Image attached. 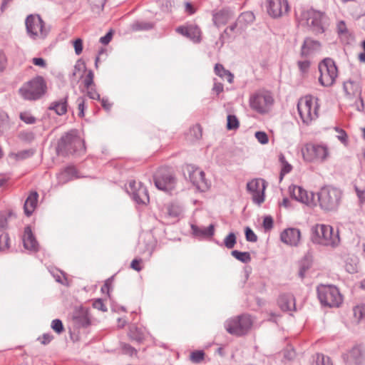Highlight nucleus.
<instances>
[{
  "label": "nucleus",
  "mask_w": 365,
  "mask_h": 365,
  "mask_svg": "<svg viewBox=\"0 0 365 365\" xmlns=\"http://www.w3.org/2000/svg\"><path fill=\"white\" fill-rule=\"evenodd\" d=\"M56 151L61 156L81 155L86 152L85 142L76 130H71L61 136L58 142Z\"/></svg>",
  "instance_id": "f257e3e1"
},
{
  "label": "nucleus",
  "mask_w": 365,
  "mask_h": 365,
  "mask_svg": "<svg viewBox=\"0 0 365 365\" xmlns=\"http://www.w3.org/2000/svg\"><path fill=\"white\" fill-rule=\"evenodd\" d=\"M311 240L314 244L335 247L340 242L339 230L334 232L331 225L317 224L311 229Z\"/></svg>",
  "instance_id": "f03ea898"
},
{
  "label": "nucleus",
  "mask_w": 365,
  "mask_h": 365,
  "mask_svg": "<svg viewBox=\"0 0 365 365\" xmlns=\"http://www.w3.org/2000/svg\"><path fill=\"white\" fill-rule=\"evenodd\" d=\"M47 91V85L44 78L37 76L24 83L19 88L21 96L27 101H36L41 98Z\"/></svg>",
  "instance_id": "7ed1b4c3"
},
{
  "label": "nucleus",
  "mask_w": 365,
  "mask_h": 365,
  "mask_svg": "<svg viewBox=\"0 0 365 365\" xmlns=\"http://www.w3.org/2000/svg\"><path fill=\"white\" fill-rule=\"evenodd\" d=\"M317 297L324 307H339L343 299L338 288L334 285L320 284L317 288Z\"/></svg>",
  "instance_id": "20e7f679"
},
{
  "label": "nucleus",
  "mask_w": 365,
  "mask_h": 365,
  "mask_svg": "<svg viewBox=\"0 0 365 365\" xmlns=\"http://www.w3.org/2000/svg\"><path fill=\"white\" fill-rule=\"evenodd\" d=\"M317 195L321 208L327 211H331L338 207L341 193L335 187L325 186L320 190Z\"/></svg>",
  "instance_id": "39448f33"
},
{
  "label": "nucleus",
  "mask_w": 365,
  "mask_h": 365,
  "mask_svg": "<svg viewBox=\"0 0 365 365\" xmlns=\"http://www.w3.org/2000/svg\"><path fill=\"white\" fill-rule=\"evenodd\" d=\"M274 102L272 93L267 91L253 93L249 101L250 108L260 114L267 113L271 110Z\"/></svg>",
  "instance_id": "423d86ee"
},
{
  "label": "nucleus",
  "mask_w": 365,
  "mask_h": 365,
  "mask_svg": "<svg viewBox=\"0 0 365 365\" xmlns=\"http://www.w3.org/2000/svg\"><path fill=\"white\" fill-rule=\"evenodd\" d=\"M252 325V321L250 316L242 314L227 320L225 328L229 334L241 336L248 332Z\"/></svg>",
  "instance_id": "0eeeda50"
},
{
  "label": "nucleus",
  "mask_w": 365,
  "mask_h": 365,
  "mask_svg": "<svg viewBox=\"0 0 365 365\" xmlns=\"http://www.w3.org/2000/svg\"><path fill=\"white\" fill-rule=\"evenodd\" d=\"M318 68L320 73L319 83L325 87L332 86L338 76L335 62L331 58H327L319 63Z\"/></svg>",
  "instance_id": "6e6552de"
},
{
  "label": "nucleus",
  "mask_w": 365,
  "mask_h": 365,
  "mask_svg": "<svg viewBox=\"0 0 365 365\" xmlns=\"http://www.w3.org/2000/svg\"><path fill=\"white\" fill-rule=\"evenodd\" d=\"M297 110L303 123L307 125L318 118V106L311 98L300 99L297 103Z\"/></svg>",
  "instance_id": "1a4fd4ad"
},
{
  "label": "nucleus",
  "mask_w": 365,
  "mask_h": 365,
  "mask_svg": "<svg viewBox=\"0 0 365 365\" xmlns=\"http://www.w3.org/2000/svg\"><path fill=\"white\" fill-rule=\"evenodd\" d=\"M155 187L160 190L168 191L174 188L175 178L173 172L166 167L160 168L154 175Z\"/></svg>",
  "instance_id": "9d476101"
},
{
  "label": "nucleus",
  "mask_w": 365,
  "mask_h": 365,
  "mask_svg": "<svg viewBox=\"0 0 365 365\" xmlns=\"http://www.w3.org/2000/svg\"><path fill=\"white\" fill-rule=\"evenodd\" d=\"M342 358L346 365H364L365 362V346L362 344H355Z\"/></svg>",
  "instance_id": "9b49d317"
},
{
  "label": "nucleus",
  "mask_w": 365,
  "mask_h": 365,
  "mask_svg": "<svg viewBox=\"0 0 365 365\" xmlns=\"http://www.w3.org/2000/svg\"><path fill=\"white\" fill-rule=\"evenodd\" d=\"M303 155L309 162H324L329 155V151L325 145L312 144L307 145Z\"/></svg>",
  "instance_id": "f8f14e48"
},
{
  "label": "nucleus",
  "mask_w": 365,
  "mask_h": 365,
  "mask_svg": "<svg viewBox=\"0 0 365 365\" xmlns=\"http://www.w3.org/2000/svg\"><path fill=\"white\" fill-rule=\"evenodd\" d=\"M190 182L197 190L205 192L209 188V184L205 179V173L192 165L186 167Z\"/></svg>",
  "instance_id": "ddd939ff"
},
{
  "label": "nucleus",
  "mask_w": 365,
  "mask_h": 365,
  "mask_svg": "<svg viewBox=\"0 0 365 365\" xmlns=\"http://www.w3.org/2000/svg\"><path fill=\"white\" fill-rule=\"evenodd\" d=\"M127 191L138 204L145 205L149 202L148 190L140 182H137L135 180H130Z\"/></svg>",
  "instance_id": "4468645a"
},
{
  "label": "nucleus",
  "mask_w": 365,
  "mask_h": 365,
  "mask_svg": "<svg viewBox=\"0 0 365 365\" xmlns=\"http://www.w3.org/2000/svg\"><path fill=\"white\" fill-rule=\"evenodd\" d=\"M265 182L263 180H252L247 182V190L252 194V201L261 205L264 201Z\"/></svg>",
  "instance_id": "2eb2a0df"
},
{
  "label": "nucleus",
  "mask_w": 365,
  "mask_h": 365,
  "mask_svg": "<svg viewBox=\"0 0 365 365\" xmlns=\"http://www.w3.org/2000/svg\"><path fill=\"white\" fill-rule=\"evenodd\" d=\"M343 88L348 98H356L359 100L360 105L356 106V109L359 111L363 110L364 105L361 97V88L359 83L356 81L349 80L344 83Z\"/></svg>",
  "instance_id": "dca6fc26"
},
{
  "label": "nucleus",
  "mask_w": 365,
  "mask_h": 365,
  "mask_svg": "<svg viewBox=\"0 0 365 365\" xmlns=\"http://www.w3.org/2000/svg\"><path fill=\"white\" fill-rule=\"evenodd\" d=\"M289 5L287 0H269L267 12L273 18H277L287 14Z\"/></svg>",
  "instance_id": "f3484780"
},
{
  "label": "nucleus",
  "mask_w": 365,
  "mask_h": 365,
  "mask_svg": "<svg viewBox=\"0 0 365 365\" xmlns=\"http://www.w3.org/2000/svg\"><path fill=\"white\" fill-rule=\"evenodd\" d=\"M176 31L194 42L200 41L201 31L197 24H187L176 29Z\"/></svg>",
  "instance_id": "a211bd4d"
},
{
  "label": "nucleus",
  "mask_w": 365,
  "mask_h": 365,
  "mask_svg": "<svg viewBox=\"0 0 365 365\" xmlns=\"http://www.w3.org/2000/svg\"><path fill=\"white\" fill-rule=\"evenodd\" d=\"M325 17L324 13L309 9L301 11L300 21H304L305 23H321L325 21Z\"/></svg>",
  "instance_id": "6ab92c4d"
},
{
  "label": "nucleus",
  "mask_w": 365,
  "mask_h": 365,
  "mask_svg": "<svg viewBox=\"0 0 365 365\" xmlns=\"http://www.w3.org/2000/svg\"><path fill=\"white\" fill-rule=\"evenodd\" d=\"M300 231L297 228L285 229L280 235V240L284 244L297 246L300 240Z\"/></svg>",
  "instance_id": "aec40b11"
},
{
  "label": "nucleus",
  "mask_w": 365,
  "mask_h": 365,
  "mask_svg": "<svg viewBox=\"0 0 365 365\" xmlns=\"http://www.w3.org/2000/svg\"><path fill=\"white\" fill-rule=\"evenodd\" d=\"M289 192L291 197L299 202L309 205L312 201L313 193L309 195L307 191L300 186L293 185L289 187Z\"/></svg>",
  "instance_id": "412c9836"
},
{
  "label": "nucleus",
  "mask_w": 365,
  "mask_h": 365,
  "mask_svg": "<svg viewBox=\"0 0 365 365\" xmlns=\"http://www.w3.org/2000/svg\"><path fill=\"white\" fill-rule=\"evenodd\" d=\"M321 44L318 41L307 38L304 39V43L301 48L300 56L302 58H308L316 51L320 49Z\"/></svg>",
  "instance_id": "4be33fe9"
},
{
  "label": "nucleus",
  "mask_w": 365,
  "mask_h": 365,
  "mask_svg": "<svg viewBox=\"0 0 365 365\" xmlns=\"http://www.w3.org/2000/svg\"><path fill=\"white\" fill-rule=\"evenodd\" d=\"M26 26L29 35L33 38H45L50 30L46 24H26Z\"/></svg>",
  "instance_id": "5701e85b"
},
{
  "label": "nucleus",
  "mask_w": 365,
  "mask_h": 365,
  "mask_svg": "<svg viewBox=\"0 0 365 365\" xmlns=\"http://www.w3.org/2000/svg\"><path fill=\"white\" fill-rule=\"evenodd\" d=\"M277 303L282 311L295 310V299L292 294H280Z\"/></svg>",
  "instance_id": "b1692460"
},
{
  "label": "nucleus",
  "mask_w": 365,
  "mask_h": 365,
  "mask_svg": "<svg viewBox=\"0 0 365 365\" xmlns=\"http://www.w3.org/2000/svg\"><path fill=\"white\" fill-rule=\"evenodd\" d=\"M191 230L192 235L199 238H207L211 237L215 233V225L213 224L210 225L207 227H199L195 225H191Z\"/></svg>",
  "instance_id": "393cba45"
},
{
  "label": "nucleus",
  "mask_w": 365,
  "mask_h": 365,
  "mask_svg": "<svg viewBox=\"0 0 365 365\" xmlns=\"http://www.w3.org/2000/svg\"><path fill=\"white\" fill-rule=\"evenodd\" d=\"M68 96L66 94L62 98L52 102L50 104L48 109L50 110H53L58 115H63L66 114L67 113L68 106Z\"/></svg>",
  "instance_id": "a878e982"
},
{
  "label": "nucleus",
  "mask_w": 365,
  "mask_h": 365,
  "mask_svg": "<svg viewBox=\"0 0 365 365\" xmlns=\"http://www.w3.org/2000/svg\"><path fill=\"white\" fill-rule=\"evenodd\" d=\"M38 194L36 191H32L27 197L24 205V210L26 216H31L35 210L38 202Z\"/></svg>",
  "instance_id": "bb28decb"
},
{
  "label": "nucleus",
  "mask_w": 365,
  "mask_h": 365,
  "mask_svg": "<svg viewBox=\"0 0 365 365\" xmlns=\"http://www.w3.org/2000/svg\"><path fill=\"white\" fill-rule=\"evenodd\" d=\"M24 246L26 250L36 251L38 250V242L34 236L30 227H25L23 238Z\"/></svg>",
  "instance_id": "cd10ccee"
},
{
  "label": "nucleus",
  "mask_w": 365,
  "mask_h": 365,
  "mask_svg": "<svg viewBox=\"0 0 365 365\" xmlns=\"http://www.w3.org/2000/svg\"><path fill=\"white\" fill-rule=\"evenodd\" d=\"M233 19V14L232 11L228 9H223L213 15V23H227L232 21Z\"/></svg>",
  "instance_id": "c85d7f7f"
},
{
  "label": "nucleus",
  "mask_w": 365,
  "mask_h": 365,
  "mask_svg": "<svg viewBox=\"0 0 365 365\" xmlns=\"http://www.w3.org/2000/svg\"><path fill=\"white\" fill-rule=\"evenodd\" d=\"M214 70L217 76L225 78L230 83H232L234 78L233 74L230 71L226 70L222 64H215Z\"/></svg>",
  "instance_id": "c756f323"
},
{
  "label": "nucleus",
  "mask_w": 365,
  "mask_h": 365,
  "mask_svg": "<svg viewBox=\"0 0 365 365\" xmlns=\"http://www.w3.org/2000/svg\"><path fill=\"white\" fill-rule=\"evenodd\" d=\"M279 161L282 165L279 175L280 180H282L286 174L289 173L292 171V166L286 160L285 156L282 153L279 155Z\"/></svg>",
  "instance_id": "7c9ffc66"
},
{
  "label": "nucleus",
  "mask_w": 365,
  "mask_h": 365,
  "mask_svg": "<svg viewBox=\"0 0 365 365\" xmlns=\"http://www.w3.org/2000/svg\"><path fill=\"white\" fill-rule=\"evenodd\" d=\"M166 215L170 218H177L182 213V208L180 205L171 203L166 206Z\"/></svg>",
  "instance_id": "2f4dec72"
},
{
  "label": "nucleus",
  "mask_w": 365,
  "mask_h": 365,
  "mask_svg": "<svg viewBox=\"0 0 365 365\" xmlns=\"http://www.w3.org/2000/svg\"><path fill=\"white\" fill-rule=\"evenodd\" d=\"M76 173V170L74 167H66L59 175L58 178L61 181H68L72 178Z\"/></svg>",
  "instance_id": "473e14b6"
},
{
  "label": "nucleus",
  "mask_w": 365,
  "mask_h": 365,
  "mask_svg": "<svg viewBox=\"0 0 365 365\" xmlns=\"http://www.w3.org/2000/svg\"><path fill=\"white\" fill-rule=\"evenodd\" d=\"M129 337L131 340L135 341L138 343H141L144 340V334L140 329L138 327H133L130 329Z\"/></svg>",
  "instance_id": "72a5a7b5"
},
{
  "label": "nucleus",
  "mask_w": 365,
  "mask_h": 365,
  "mask_svg": "<svg viewBox=\"0 0 365 365\" xmlns=\"http://www.w3.org/2000/svg\"><path fill=\"white\" fill-rule=\"evenodd\" d=\"M311 265L312 262L308 256H305L299 262V276L300 278L303 279L304 277L306 272L311 267Z\"/></svg>",
  "instance_id": "f704fd0d"
},
{
  "label": "nucleus",
  "mask_w": 365,
  "mask_h": 365,
  "mask_svg": "<svg viewBox=\"0 0 365 365\" xmlns=\"http://www.w3.org/2000/svg\"><path fill=\"white\" fill-rule=\"evenodd\" d=\"M231 255L235 259L243 263H248L251 261L250 254L248 252H240L238 250H232Z\"/></svg>",
  "instance_id": "c9c22d12"
},
{
  "label": "nucleus",
  "mask_w": 365,
  "mask_h": 365,
  "mask_svg": "<svg viewBox=\"0 0 365 365\" xmlns=\"http://www.w3.org/2000/svg\"><path fill=\"white\" fill-rule=\"evenodd\" d=\"M346 24H338L336 28L337 34L341 41H348L349 38V32L346 28Z\"/></svg>",
  "instance_id": "e433bc0d"
},
{
  "label": "nucleus",
  "mask_w": 365,
  "mask_h": 365,
  "mask_svg": "<svg viewBox=\"0 0 365 365\" xmlns=\"http://www.w3.org/2000/svg\"><path fill=\"white\" fill-rule=\"evenodd\" d=\"M240 123L235 115H228L227 118V129L229 130H236L239 128Z\"/></svg>",
  "instance_id": "4c0bfd02"
},
{
  "label": "nucleus",
  "mask_w": 365,
  "mask_h": 365,
  "mask_svg": "<svg viewBox=\"0 0 365 365\" xmlns=\"http://www.w3.org/2000/svg\"><path fill=\"white\" fill-rule=\"evenodd\" d=\"M255 16L252 11L242 13L238 18V23H252Z\"/></svg>",
  "instance_id": "58836bf2"
},
{
  "label": "nucleus",
  "mask_w": 365,
  "mask_h": 365,
  "mask_svg": "<svg viewBox=\"0 0 365 365\" xmlns=\"http://www.w3.org/2000/svg\"><path fill=\"white\" fill-rule=\"evenodd\" d=\"M76 324L81 327H87L90 325L91 322L86 314H78L74 317Z\"/></svg>",
  "instance_id": "ea45409f"
},
{
  "label": "nucleus",
  "mask_w": 365,
  "mask_h": 365,
  "mask_svg": "<svg viewBox=\"0 0 365 365\" xmlns=\"http://www.w3.org/2000/svg\"><path fill=\"white\" fill-rule=\"evenodd\" d=\"M10 239L8 233H0V251H5L9 248Z\"/></svg>",
  "instance_id": "a19ab883"
},
{
  "label": "nucleus",
  "mask_w": 365,
  "mask_h": 365,
  "mask_svg": "<svg viewBox=\"0 0 365 365\" xmlns=\"http://www.w3.org/2000/svg\"><path fill=\"white\" fill-rule=\"evenodd\" d=\"M190 135L193 137L195 140H199L202 135V129L199 124H196L190 128Z\"/></svg>",
  "instance_id": "79ce46f5"
},
{
  "label": "nucleus",
  "mask_w": 365,
  "mask_h": 365,
  "mask_svg": "<svg viewBox=\"0 0 365 365\" xmlns=\"http://www.w3.org/2000/svg\"><path fill=\"white\" fill-rule=\"evenodd\" d=\"M313 365H333L329 356L324 354H317L315 362Z\"/></svg>",
  "instance_id": "37998d69"
},
{
  "label": "nucleus",
  "mask_w": 365,
  "mask_h": 365,
  "mask_svg": "<svg viewBox=\"0 0 365 365\" xmlns=\"http://www.w3.org/2000/svg\"><path fill=\"white\" fill-rule=\"evenodd\" d=\"M236 244V236L235 233L230 232L224 240V245L228 249H232Z\"/></svg>",
  "instance_id": "c03bdc74"
},
{
  "label": "nucleus",
  "mask_w": 365,
  "mask_h": 365,
  "mask_svg": "<svg viewBox=\"0 0 365 365\" xmlns=\"http://www.w3.org/2000/svg\"><path fill=\"white\" fill-rule=\"evenodd\" d=\"M51 327L52 329L58 334H61L64 331L63 324L61 320L58 319H53L51 322Z\"/></svg>",
  "instance_id": "a18cd8bd"
},
{
  "label": "nucleus",
  "mask_w": 365,
  "mask_h": 365,
  "mask_svg": "<svg viewBox=\"0 0 365 365\" xmlns=\"http://www.w3.org/2000/svg\"><path fill=\"white\" fill-rule=\"evenodd\" d=\"M19 118L22 121H24L26 124H34L36 121V118L28 112L21 113Z\"/></svg>",
  "instance_id": "49530a36"
},
{
  "label": "nucleus",
  "mask_w": 365,
  "mask_h": 365,
  "mask_svg": "<svg viewBox=\"0 0 365 365\" xmlns=\"http://www.w3.org/2000/svg\"><path fill=\"white\" fill-rule=\"evenodd\" d=\"M205 353L203 351H194L191 352L190 359L194 363H200L204 359Z\"/></svg>",
  "instance_id": "de8ad7c7"
},
{
  "label": "nucleus",
  "mask_w": 365,
  "mask_h": 365,
  "mask_svg": "<svg viewBox=\"0 0 365 365\" xmlns=\"http://www.w3.org/2000/svg\"><path fill=\"white\" fill-rule=\"evenodd\" d=\"M76 103L78 104V116L80 118L84 117V110L86 108V99L84 97L80 96L77 98Z\"/></svg>",
  "instance_id": "09e8293b"
},
{
  "label": "nucleus",
  "mask_w": 365,
  "mask_h": 365,
  "mask_svg": "<svg viewBox=\"0 0 365 365\" xmlns=\"http://www.w3.org/2000/svg\"><path fill=\"white\" fill-rule=\"evenodd\" d=\"M245 234L246 240L251 242H256L257 241V236L253 232V230L249 227H246L245 229Z\"/></svg>",
  "instance_id": "8fccbe9b"
},
{
  "label": "nucleus",
  "mask_w": 365,
  "mask_h": 365,
  "mask_svg": "<svg viewBox=\"0 0 365 365\" xmlns=\"http://www.w3.org/2000/svg\"><path fill=\"white\" fill-rule=\"evenodd\" d=\"M9 116L4 112H0V135L3 134L5 128L8 124Z\"/></svg>",
  "instance_id": "3c124183"
},
{
  "label": "nucleus",
  "mask_w": 365,
  "mask_h": 365,
  "mask_svg": "<svg viewBox=\"0 0 365 365\" xmlns=\"http://www.w3.org/2000/svg\"><path fill=\"white\" fill-rule=\"evenodd\" d=\"M297 66L302 74L307 73L310 67V61L309 60L298 61Z\"/></svg>",
  "instance_id": "603ef678"
},
{
  "label": "nucleus",
  "mask_w": 365,
  "mask_h": 365,
  "mask_svg": "<svg viewBox=\"0 0 365 365\" xmlns=\"http://www.w3.org/2000/svg\"><path fill=\"white\" fill-rule=\"evenodd\" d=\"M262 225L265 231L271 230L274 225V220L272 216H265L263 220Z\"/></svg>",
  "instance_id": "864d4df0"
},
{
  "label": "nucleus",
  "mask_w": 365,
  "mask_h": 365,
  "mask_svg": "<svg viewBox=\"0 0 365 365\" xmlns=\"http://www.w3.org/2000/svg\"><path fill=\"white\" fill-rule=\"evenodd\" d=\"M93 78H94L93 72L90 70L88 72V73L86 74V76L84 78V81H83L84 86L86 88H90L91 86H93Z\"/></svg>",
  "instance_id": "5fc2aeb1"
},
{
  "label": "nucleus",
  "mask_w": 365,
  "mask_h": 365,
  "mask_svg": "<svg viewBox=\"0 0 365 365\" xmlns=\"http://www.w3.org/2000/svg\"><path fill=\"white\" fill-rule=\"evenodd\" d=\"M334 130L338 133L337 138L343 143H346L348 140V136L346 131L339 127H335Z\"/></svg>",
  "instance_id": "6e6d98bb"
},
{
  "label": "nucleus",
  "mask_w": 365,
  "mask_h": 365,
  "mask_svg": "<svg viewBox=\"0 0 365 365\" xmlns=\"http://www.w3.org/2000/svg\"><path fill=\"white\" fill-rule=\"evenodd\" d=\"M33 154H34V152L31 151V150H21V151H19L17 153H16L15 157H16V160H24V159L28 158L31 157Z\"/></svg>",
  "instance_id": "4d7b16f0"
},
{
  "label": "nucleus",
  "mask_w": 365,
  "mask_h": 365,
  "mask_svg": "<svg viewBox=\"0 0 365 365\" xmlns=\"http://www.w3.org/2000/svg\"><path fill=\"white\" fill-rule=\"evenodd\" d=\"M255 138L261 144H267L269 141L268 136L265 132L257 131L255 133Z\"/></svg>",
  "instance_id": "13d9d810"
},
{
  "label": "nucleus",
  "mask_w": 365,
  "mask_h": 365,
  "mask_svg": "<svg viewBox=\"0 0 365 365\" xmlns=\"http://www.w3.org/2000/svg\"><path fill=\"white\" fill-rule=\"evenodd\" d=\"M153 28V24H132L131 30L133 31L150 30Z\"/></svg>",
  "instance_id": "bf43d9fd"
},
{
  "label": "nucleus",
  "mask_w": 365,
  "mask_h": 365,
  "mask_svg": "<svg viewBox=\"0 0 365 365\" xmlns=\"http://www.w3.org/2000/svg\"><path fill=\"white\" fill-rule=\"evenodd\" d=\"M93 308L102 312H106L108 310L106 306L101 299H96L93 303Z\"/></svg>",
  "instance_id": "052dcab7"
},
{
  "label": "nucleus",
  "mask_w": 365,
  "mask_h": 365,
  "mask_svg": "<svg viewBox=\"0 0 365 365\" xmlns=\"http://www.w3.org/2000/svg\"><path fill=\"white\" fill-rule=\"evenodd\" d=\"M53 339V336L51 334L46 333L43 334L41 336H39L38 338V340L40 341V342L43 344L46 345L48 344Z\"/></svg>",
  "instance_id": "680f3d73"
},
{
  "label": "nucleus",
  "mask_w": 365,
  "mask_h": 365,
  "mask_svg": "<svg viewBox=\"0 0 365 365\" xmlns=\"http://www.w3.org/2000/svg\"><path fill=\"white\" fill-rule=\"evenodd\" d=\"M36 21H38V23H44L41 17L38 14L29 15L26 18L24 23H35Z\"/></svg>",
  "instance_id": "e2e57ef3"
},
{
  "label": "nucleus",
  "mask_w": 365,
  "mask_h": 365,
  "mask_svg": "<svg viewBox=\"0 0 365 365\" xmlns=\"http://www.w3.org/2000/svg\"><path fill=\"white\" fill-rule=\"evenodd\" d=\"M113 34V31L110 29L104 36L100 38L99 41L103 45L108 44L112 39Z\"/></svg>",
  "instance_id": "0e129e2a"
},
{
  "label": "nucleus",
  "mask_w": 365,
  "mask_h": 365,
  "mask_svg": "<svg viewBox=\"0 0 365 365\" xmlns=\"http://www.w3.org/2000/svg\"><path fill=\"white\" fill-rule=\"evenodd\" d=\"M75 52L77 55H80L83 51V41L81 38H77L73 42Z\"/></svg>",
  "instance_id": "69168bd1"
},
{
  "label": "nucleus",
  "mask_w": 365,
  "mask_h": 365,
  "mask_svg": "<svg viewBox=\"0 0 365 365\" xmlns=\"http://www.w3.org/2000/svg\"><path fill=\"white\" fill-rule=\"evenodd\" d=\"M86 89L88 96L90 98L94 100H100V94L96 91V89L93 86H91L90 88Z\"/></svg>",
  "instance_id": "338daca9"
},
{
  "label": "nucleus",
  "mask_w": 365,
  "mask_h": 365,
  "mask_svg": "<svg viewBox=\"0 0 365 365\" xmlns=\"http://www.w3.org/2000/svg\"><path fill=\"white\" fill-rule=\"evenodd\" d=\"M7 58L5 53L0 50V71L2 72L6 67Z\"/></svg>",
  "instance_id": "774afa93"
}]
</instances>
